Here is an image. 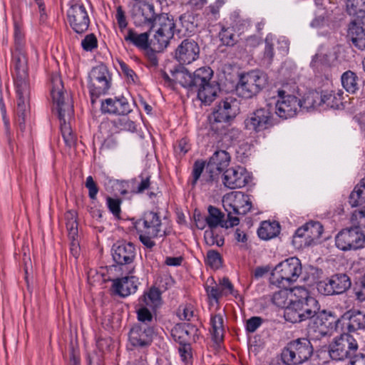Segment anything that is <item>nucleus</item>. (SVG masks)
<instances>
[{
  "mask_svg": "<svg viewBox=\"0 0 365 365\" xmlns=\"http://www.w3.org/2000/svg\"><path fill=\"white\" fill-rule=\"evenodd\" d=\"M278 99L275 103V113L282 119L294 117L300 110V101L289 93L287 85L277 90Z\"/></svg>",
  "mask_w": 365,
  "mask_h": 365,
  "instance_id": "nucleus-12",
  "label": "nucleus"
},
{
  "mask_svg": "<svg viewBox=\"0 0 365 365\" xmlns=\"http://www.w3.org/2000/svg\"><path fill=\"white\" fill-rule=\"evenodd\" d=\"M70 26L77 34H83L88 29L90 19L83 4L72 5L67 11Z\"/></svg>",
  "mask_w": 365,
  "mask_h": 365,
  "instance_id": "nucleus-21",
  "label": "nucleus"
},
{
  "mask_svg": "<svg viewBox=\"0 0 365 365\" xmlns=\"http://www.w3.org/2000/svg\"><path fill=\"white\" fill-rule=\"evenodd\" d=\"M323 232V226L319 222H309L298 228L293 236V244L302 247L309 246L320 238Z\"/></svg>",
  "mask_w": 365,
  "mask_h": 365,
  "instance_id": "nucleus-18",
  "label": "nucleus"
},
{
  "mask_svg": "<svg viewBox=\"0 0 365 365\" xmlns=\"http://www.w3.org/2000/svg\"><path fill=\"white\" fill-rule=\"evenodd\" d=\"M265 83V76L259 71L253 70L244 73L240 76L236 92L244 98H251L262 89Z\"/></svg>",
  "mask_w": 365,
  "mask_h": 365,
  "instance_id": "nucleus-11",
  "label": "nucleus"
},
{
  "mask_svg": "<svg viewBox=\"0 0 365 365\" xmlns=\"http://www.w3.org/2000/svg\"><path fill=\"white\" fill-rule=\"evenodd\" d=\"M106 201L109 210L115 217H119L120 213V200L119 199L108 197Z\"/></svg>",
  "mask_w": 365,
  "mask_h": 365,
  "instance_id": "nucleus-56",
  "label": "nucleus"
},
{
  "mask_svg": "<svg viewBox=\"0 0 365 365\" xmlns=\"http://www.w3.org/2000/svg\"><path fill=\"white\" fill-rule=\"evenodd\" d=\"M111 75L104 64L98 65L91 69L88 75V88L92 103L100 96L108 93L111 86Z\"/></svg>",
  "mask_w": 365,
  "mask_h": 365,
  "instance_id": "nucleus-10",
  "label": "nucleus"
},
{
  "mask_svg": "<svg viewBox=\"0 0 365 365\" xmlns=\"http://www.w3.org/2000/svg\"><path fill=\"white\" fill-rule=\"evenodd\" d=\"M11 50H26L25 34L21 21H14V48Z\"/></svg>",
  "mask_w": 365,
  "mask_h": 365,
  "instance_id": "nucleus-41",
  "label": "nucleus"
},
{
  "mask_svg": "<svg viewBox=\"0 0 365 365\" xmlns=\"http://www.w3.org/2000/svg\"><path fill=\"white\" fill-rule=\"evenodd\" d=\"M244 123L247 130L259 133L273 126V115L269 108H262L250 113Z\"/></svg>",
  "mask_w": 365,
  "mask_h": 365,
  "instance_id": "nucleus-19",
  "label": "nucleus"
},
{
  "mask_svg": "<svg viewBox=\"0 0 365 365\" xmlns=\"http://www.w3.org/2000/svg\"><path fill=\"white\" fill-rule=\"evenodd\" d=\"M354 293L358 303L365 305V276L359 284L354 287Z\"/></svg>",
  "mask_w": 365,
  "mask_h": 365,
  "instance_id": "nucleus-54",
  "label": "nucleus"
},
{
  "mask_svg": "<svg viewBox=\"0 0 365 365\" xmlns=\"http://www.w3.org/2000/svg\"><path fill=\"white\" fill-rule=\"evenodd\" d=\"M210 326V332L212 336V339L215 344L219 345L220 343L222 342L224 335L222 316L220 314L211 316Z\"/></svg>",
  "mask_w": 365,
  "mask_h": 365,
  "instance_id": "nucleus-35",
  "label": "nucleus"
},
{
  "mask_svg": "<svg viewBox=\"0 0 365 365\" xmlns=\"http://www.w3.org/2000/svg\"><path fill=\"white\" fill-rule=\"evenodd\" d=\"M101 110L103 113L124 115L128 114L131 109L129 103L124 98H107L105 101L102 102Z\"/></svg>",
  "mask_w": 365,
  "mask_h": 365,
  "instance_id": "nucleus-29",
  "label": "nucleus"
},
{
  "mask_svg": "<svg viewBox=\"0 0 365 365\" xmlns=\"http://www.w3.org/2000/svg\"><path fill=\"white\" fill-rule=\"evenodd\" d=\"M16 124L21 132L26 128V120L30 115L29 101L17 100Z\"/></svg>",
  "mask_w": 365,
  "mask_h": 365,
  "instance_id": "nucleus-33",
  "label": "nucleus"
},
{
  "mask_svg": "<svg viewBox=\"0 0 365 365\" xmlns=\"http://www.w3.org/2000/svg\"><path fill=\"white\" fill-rule=\"evenodd\" d=\"M115 19L120 32H123L128 26V21L126 19L125 13L122 6H117Z\"/></svg>",
  "mask_w": 365,
  "mask_h": 365,
  "instance_id": "nucleus-55",
  "label": "nucleus"
},
{
  "mask_svg": "<svg viewBox=\"0 0 365 365\" xmlns=\"http://www.w3.org/2000/svg\"><path fill=\"white\" fill-rule=\"evenodd\" d=\"M351 286L349 277L344 273L332 275L329 279L317 283L318 291L324 295L341 294Z\"/></svg>",
  "mask_w": 365,
  "mask_h": 365,
  "instance_id": "nucleus-17",
  "label": "nucleus"
},
{
  "mask_svg": "<svg viewBox=\"0 0 365 365\" xmlns=\"http://www.w3.org/2000/svg\"><path fill=\"white\" fill-rule=\"evenodd\" d=\"M179 354L184 362H187L191 358V347L190 343L179 344Z\"/></svg>",
  "mask_w": 365,
  "mask_h": 365,
  "instance_id": "nucleus-60",
  "label": "nucleus"
},
{
  "mask_svg": "<svg viewBox=\"0 0 365 365\" xmlns=\"http://www.w3.org/2000/svg\"><path fill=\"white\" fill-rule=\"evenodd\" d=\"M138 279L134 276L123 277L113 281L115 293L122 297H128L136 292Z\"/></svg>",
  "mask_w": 365,
  "mask_h": 365,
  "instance_id": "nucleus-26",
  "label": "nucleus"
},
{
  "mask_svg": "<svg viewBox=\"0 0 365 365\" xmlns=\"http://www.w3.org/2000/svg\"><path fill=\"white\" fill-rule=\"evenodd\" d=\"M177 315L180 320L190 321L195 317V311L192 304H185L179 307Z\"/></svg>",
  "mask_w": 365,
  "mask_h": 365,
  "instance_id": "nucleus-47",
  "label": "nucleus"
},
{
  "mask_svg": "<svg viewBox=\"0 0 365 365\" xmlns=\"http://www.w3.org/2000/svg\"><path fill=\"white\" fill-rule=\"evenodd\" d=\"M51 81V95L58 111L61 134L66 145L72 147L75 145L76 138L71 126L67 124L66 120L69 119L73 113V106L68 95L63 91L61 78L58 75H53Z\"/></svg>",
  "mask_w": 365,
  "mask_h": 365,
  "instance_id": "nucleus-3",
  "label": "nucleus"
},
{
  "mask_svg": "<svg viewBox=\"0 0 365 365\" xmlns=\"http://www.w3.org/2000/svg\"><path fill=\"white\" fill-rule=\"evenodd\" d=\"M175 152L180 155H184L190 149V145L189 144L188 140L186 138L180 139L177 146L175 147Z\"/></svg>",
  "mask_w": 365,
  "mask_h": 365,
  "instance_id": "nucleus-61",
  "label": "nucleus"
},
{
  "mask_svg": "<svg viewBox=\"0 0 365 365\" xmlns=\"http://www.w3.org/2000/svg\"><path fill=\"white\" fill-rule=\"evenodd\" d=\"M193 219L198 230H202L205 227V217L197 212V210H195Z\"/></svg>",
  "mask_w": 365,
  "mask_h": 365,
  "instance_id": "nucleus-64",
  "label": "nucleus"
},
{
  "mask_svg": "<svg viewBox=\"0 0 365 365\" xmlns=\"http://www.w3.org/2000/svg\"><path fill=\"white\" fill-rule=\"evenodd\" d=\"M336 246L343 251L356 250L365 243V235L357 226L342 230L336 236Z\"/></svg>",
  "mask_w": 365,
  "mask_h": 365,
  "instance_id": "nucleus-15",
  "label": "nucleus"
},
{
  "mask_svg": "<svg viewBox=\"0 0 365 365\" xmlns=\"http://www.w3.org/2000/svg\"><path fill=\"white\" fill-rule=\"evenodd\" d=\"M112 256L116 263L129 264L135 259V248L133 243L118 242L113 245Z\"/></svg>",
  "mask_w": 365,
  "mask_h": 365,
  "instance_id": "nucleus-24",
  "label": "nucleus"
},
{
  "mask_svg": "<svg viewBox=\"0 0 365 365\" xmlns=\"http://www.w3.org/2000/svg\"><path fill=\"white\" fill-rule=\"evenodd\" d=\"M190 89L197 92V100L205 103V67L201 66L191 73Z\"/></svg>",
  "mask_w": 365,
  "mask_h": 365,
  "instance_id": "nucleus-28",
  "label": "nucleus"
},
{
  "mask_svg": "<svg viewBox=\"0 0 365 365\" xmlns=\"http://www.w3.org/2000/svg\"><path fill=\"white\" fill-rule=\"evenodd\" d=\"M207 282H210V285L207 286V293H208V298L210 301V305L213 304L214 302L218 305L219 298L222 294V289L220 286L215 282L212 277L207 279Z\"/></svg>",
  "mask_w": 365,
  "mask_h": 365,
  "instance_id": "nucleus-46",
  "label": "nucleus"
},
{
  "mask_svg": "<svg viewBox=\"0 0 365 365\" xmlns=\"http://www.w3.org/2000/svg\"><path fill=\"white\" fill-rule=\"evenodd\" d=\"M230 155L225 150L215 151L207 163V172H209V180L223 182H250L253 180L252 175L245 168L238 166L230 168L224 171L228 165Z\"/></svg>",
  "mask_w": 365,
  "mask_h": 365,
  "instance_id": "nucleus-2",
  "label": "nucleus"
},
{
  "mask_svg": "<svg viewBox=\"0 0 365 365\" xmlns=\"http://www.w3.org/2000/svg\"><path fill=\"white\" fill-rule=\"evenodd\" d=\"M320 306L315 298L305 301L292 300L284 310V318L292 323H299L319 317Z\"/></svg>",
  "mask_w": 365,
  "mask_h": 365,
  "instance_id": "nucleus-6",
  "label": "nucleus"
},
{
  "mask_svg": "<svg viewBox=\"0 0 365 365\" xmlns=\"http://www.w3.org/2000/svg\"><path fill=\"white\" fill-rule=\"evenodd\" d=\"M200 47L192 39H185L175 50V58L181 64H190L198 58Z\"/></svg>",
  "mask_w": 365,
  "mask_h": 365,
  "instance_id": "nucleus-22",
  "label": "nucleus"
},
{
  "mask_svg": "<svg viewBox=\"0 0 365 365\" xmlns=\"http://www.w3.org/2000/svg\"><path fill=\"white\" fill-rule=\"evenodd\" d=\"M365 202V184H357L349 196L351 207H356Z\"/></svg>",
  "mask_w": 365,
  "mask_h": 365,
  "instance_id": "nucleus-45",
  "label": "nucleus"
},
{
  "mask_svg": "<svg viewBox=\"0 0 365 365\" xmlns=\"http://www.w3.org/2000/svg\"><path fill=\"white\" fill-rule=\"evenodd\" d=\"M120 68L122 73L128 78H130L134 81V77L135 76V72L131 69L129 66L122 60L118 61Z\"/></svg>",
  "mask_w": 365,
  "mask_h": 365,
  "instance_id": "nucleus-63",
  "label": "nucleus"
},
{
  "mask_svg": "<svg viewBox=\"0 0 365 365\" xmlns=\"http://www.w3.org/2000/svg\"><path fill=\"white\" fill-rule=\"evenodd\" d=\"M136 228L140 242L148 249L155 245L153 239L164 237L170 232V229L155 212H145L143 218L137 222Z\"/></svg>",
  "mask_w": 365,
  "mask_h": 365,
  "instance_id": "nucleus-4",
  "label": "nucleus"
},
{
  "mask_svg": "<svg viewBox=\"0 0 365 365\" xmlns=\"http://www.w3.org/2000/svg\"><path fill=\"white\" fill-rule=\"evenodd\" d=\"M17 100L29 101L30 87L29 83V74L17 75L14 77Z\"/></svg>",
  "mask_w": 365,
  "mask_h": 365,
  "instance_id": "nucleus-38",
  "label": "nucleus"
},
{
  "mask_svg": "<svg viewBox=\"0 0 365 365\" xmlns=\"http://www.w3.org/2000/svg\"><path fill=\"white\" fill-rule=\"evenodd\" d=\"M358 349L356 341L349 334H342L329 344V354L335 361H342L351 357Z\"/></svg>",
  "mask_w": 365,
  "mask_h": 365,
  "instance_id": "nucleus-14",
  "label": "nucleus"
},
{
  "mask_svg": "<svg viewBox=\"0 0 365 365\" xmlns=\"http://www.w3.org/2000/svg\"><path fill=\"white\" fill-rule=\"evenodd\" d=\"M289 297L290 302L292 300H299V302H302L313 298L309 296L308 290L303 287H295L289 290Z\"/></svg>",
  "mask_w": 365,
  "mask_h": 365,
  "instance_id": "nucleus-48",
  "label": "nucleus"
},
{
  "mask_svg": "<svg viewBox=\"0 0 365 365\" xmlns=\"http://www.w3.org/2000/svg\"><path fill=\"white\" fill-rule=\"evenodd\" d=\"M175 23L172 15L160 13L153 24L156 28L155 34L151 39L153 49L157 51H163L169 44L176 31Z\"/></svg>",
  "mask_w": 365,
  "mask_h": 365,
  "instance_id": "nucleus-8",
  "label": "nucleus"
},
{
  "mask_svg": "<svg viewBox=\"0 0 365 365\" xmlns=\"http://www.w3.org/2000/svg\"><path fill=\"white\" fill-rule=\"evenodd\" d=\"M161 303V292L158 288L153 287L145 291L135 304L138 323L151 325L153 321V312Z\"/></svg>",
  "mask_w": 365,
  "mask_h": 365,
  "instance_id": "nucleus-7",
  "label": "nucleus"
},
{
  "mask_svg": "<svg viewBox=\"0 0 365 365\" xmlns=\"http://www.w3.org/2000/svg\"><path fill=\"white\" fill-rule=\"evenodd\" d=\"M219 36L224 45L233 46L236 42L234 31L232 28L222 29L219 34Z\"/></svg>",
  "mask_w": 365,
  "mask_h": 365,
  "instance_id": "nucleus-51",
  "label": "nucleus"
},
{
  "mask_svg": "<svg viewBox=\"0 0 365 365\" xmlns=\"http://www.w3.org/2000/svg\"><path fill=\"white\" fill-rule=\"evenodd\" d=\"M289 296V290H279L273 294L272 302L279 307H287L290 303V301L288 302Z\"/></svg>",
  "mask_w": 365,
  "mask_h": 365,
  "instance_id": "nucleus-49",
  "label": "nucleus"
},
{
  "mask_svg": "<svg viewBox=\"0 0 365 365\" xmlns=\"http://www.w3.org/2000/svg\"><path fill=\"white\" fill-rule=\"evenodd\" d=\"M118 145V140L117 138L111 134L110 135H108L103 141L101 150H115Z\"/></svg>",
  "mask_w": 365,
  "mask_h": 365,
  "instance_id": "nucleus-59",
  "label": "nucleus"
},
{
  "mask_svg": "<svg viewBox=\"0 0 365 365\" xmlns=\"http://www.w3.org/2000/svg\"><path fill=\"white\" fill-rule=\"evenodd\" d=\"M347 36L354 46L360 50H365V24L361 19L356 18L350 21Z\"/></svg>",
  "mask_w": 365,
  "mask_h": 365,
  "instance_id": "nucleus-25",
  "label": "nucleus"
},
{
  "mask_svg": "<svg viewBox=\"0 0 365 365\" xmlns=\"http://www.w3.org/2000/svg\"><path fill=\"white\" fill-rule=\"evenodd\" d=\"M350 220L353 226H357L360 229L365 228V207L354 211Z\"/></svg>",
  "mask_w": 365,
  "mask_h": 365,
  "instance_id": "nucleus-52",
  "label": "nucleus"
},
{
  "mask_svg": "<svg viewBox=\"0 0 365 365\" xmlns=\"http://www.w3.org/2000/svg\"><path fill=\"white\" fill-rule=\"evenodd\" d=\"M346 11L349 15L358 16V18L365 15V0H347Z\"/></svg>",
  "mask_w": 365,
  "mask_h": 365,
  "instance_id": "nucleus-44",
  "label": "nucleus"
},
{
  "mask_svg": "<svg viewBox=\"0 0 365 365\" xmlns=\"http://www.w3.org/2000/svg\"><path fill=\"white\" fill-rule=\"evenodd\" d=\"M341 321L349 333L365 330V313L360 310L346 311L341 317Z\"/></svg>",
  "mask_w": 365,
  "mask_h": 365,
  "instance_id": "nucleus-23",
  "label": "nucleus"
},
{
  "mask_svg": "<svg viewBox=\"0 0 365 365\" xmlns=\"http://www.w3.org/2000/svg\"><path fill=\"white\" fill-rule=\"evenodd\" d=\"M205 166V161L204 160H196L195 162L192 173V182H196L198 180L204 170Z\"/></svg>",
  "mask_w": 365,
  "mask_h": 365,
  "instance_id": "nucleus-58",
  "label": "nucleus"
},
{
  "mask_svg": "<svg viewBox=\"0 0 365 365\" xmlns=\"http://www.w3.org/2000/svg\"><path fill=\"white\" fill-rule=\"evenodd\" d=\"M81 46L86 51H92L98 47V40L93 34H88L81 41Z\"/></svg>",
  "mask_w": 365,
  "mask_h": 365,
  "instance_id": "nucleus-53",
  "label": "nucleus"
},
{
  "mask_svg": "<svg viewBox=\"0 0 365 365\" xmlns=\"http://www.w3.org/2000/svg\"><path fill=\"white\" fill-rule=\"evenodd\" d=\"M313 354V347L309 339L299 338L289 342L282 352V360L286 365H300L307 361Z\"/></svg>",
  "mask_w": 365,
  "mask_h": 365,
  "instance_id": "nucleus-9",
  "label": "nucleus"
},
{
  "mask_svg": "<svg viewBox=\"0 0 365 365\" xmlns=\"http://www.w3.org/2000/svg\"><path fill=\"white\" fill-rule=\"evenodd\" d=\"M128 114L120 115L113 120L102 124L104 128L112 130L113 133H117L122 130L134 132L136 130L135 124L127 116Z\"/></svg>",
  "mask_w": 365,
  "mask_h": 365,
  "instance_id": "nucleus-31",
  "label": "nucleus"
},
{
  "mask_svg": "<svg viewBox=\"0 0 365 365\" xmlns=\"http://www.w3.org/2000/svg\"><path fill=\"white\" fill-rule=\"evenodd\" d=\"M66 226L69 239L78 238L77 213L74 210H68L65 214Z\"/></svg>",
  "mask_w": 365,
  "mask_h": 365,
  "instance_id": "nucleus-43",
  "label": "nucleus"
},
{
  "mask_svg": "<svg viewBox=\"0 0 365 365\" xmlns=\"http://www.w3.org/2000/svg\"><path fill=\"white\" fill-rule=\"evenodd\" d=\"M280 226L277 222L264 221L257 230L262 240H267L276 237L279 233Z\"/></svg>",
  "mask_w": 365,
  "mask_h": 365,
  "instance_id": "nucleus-39",
  "label": "nucleus"
},
{
  "mask_svg": "<svg viewBox=\"0 0 365 365\" xmlns=\"http://www.w3.org/2000/svg\"><path fill=\"white\" fill-rule=\"evenodd\" d=\"M138 11L143 18L142 22L150 27V31L153 30V24L159 14L155 12L153 4L145 2L139 6Z\"/></svg>",
  "mask_w": 365,
  "mask_h": 365,
  "instance_id": "nucleus-36",
  "label": "nucleus"
},
{
  "mask_svg": "<svg viewBox=\"0 0 365 365\" xmlns=\"http://www.w3.org/2000/svg\"><path fill=\"white\" fill-rule=\"evenodd\" d=\"M273 57H274L273 43L271 41H269L268 38H267L265 39L264 59L266 60L268 63H270L272 61Z\"/></svg>",
  "mask_w": 365,
  "mask_h": 365,
  "instance_id": "nucleus-62",
  "label": "nucleus"
},
{
  "mask_svg": "<svg viewBox=\"0 0 365 365\" xmlns=\"http://www.w3.org/2000/svg\"><path fill=\"white\" fill-rule=\"evenodd\" d=\"M154 334L155 331L152 325L137 323L129 331V342L133 347L145 349L151 344Z\"/></svg>",
  "mask_w": 365,
  "mask_h": 365,
  "instance_id": "nucleus-20",
  "label": "nucleus"
},
{
  "mask_svg": "<svg viewBox=\"0 0 365 365\" xmlns=\"http://www.w3.org/2000/svg\"><path fill=\"white\" fill-rule=\"evenodd\" d=\"M150 29L144 33L138 34L133 29H128L124 36V40L128 45L135 46L140 50L145 51L152 46L150 41Z\"/></svg>",
  "mask_w": 365,
  "mask_h": 365,
  "instance_id": "nucleus-27",
  "label": "nucleus"
},
{
  "mask_svg": "<svg viewBox=\"0 0 365 365\" xmlns=\"http://www.w3.org/2000/svg\"><path fill=\"white\" fill-rule=\"evenodd\" d=\"M11 67L14 75H27L28 56L26 50H11Z\"/></svg>",
  "mask_w": 365,
  "mask_h": 365,
  "instance_id": "nucleus-32",
  "label": "nucleus"
},
{
  "mask_svg": "<svg viewBox=\"0 0 365 365\" xmlns=\"http://www.w3.org/2000/svg\"><path fill=\"white\" fill-rule=\"evenodd\" d=\"M300 101V110L310 111L322 105V94L316 91L306 93Z\"/></svg>",
  "mask_w": 365,
  "mask_h": 365,
  "instance_id": "nucleus-37",
  "label": "nucleus"
},
{
  "mask_svg": "<svg viewBox=\"0 0 365 365\" xmlns=\"http://www.w3.org/2000/svg\"><path fill=\"white\" fill-rule=\"evenodd\" d=\"M208 215L207 216V225L210 229V241L207 245L221 247L224 245V237L222 227H224V214L217 208L210 205L208 207Z\"/></svg>",
  "mask_w": 365,
  "mask_h": 365,
  "instance_id": "nucleus-16",
  "label": "nucleus"
},
{
  "mask_svg": "<svg viewBox=\"0 0 365 365\" xmlns=\"http://www.w3.org/2000/svg\"><path fill=\"white\" fill-rule=\"evenodd\" d=\"M262 322L263 319L260 317H252L246 321V331L249 333L255 332Z\"/></svg>",
  "mask_w": 365,
  "mask_h": 365,
  "instance_id": "nucleus-57",
  "label": "nucleus"
},
{
  "mask_svg": "<svg viewBox=\"0 0 365 365\" xmlns=\"http://www.w3.org/2000/svg\"><path fill=\"white\" fill-rule=\"evenodd\" d=\"M222 205L227 212V221L225 227L237 225L240 219L236 215H245L252 208V202L248 195L242 192L232 191L225 195L222 197Z\"/></svg>",
  "mask_w": 365,
  "mask_h": 365,
  "instance_id": "nucleus-5",
  "label": "nucleus"
},
{
  "mask_svg": "<svg viewBox=\"0 0 365 365\" xmlns=\"http://www.w3.org/2000/svg\"><path fill=\"white\" fill-rule=\"evenodd\" d=\"M302 274V264L297 257L288 258L274 269L272 273V278L279 284L294 282L297 280Z\"/></svg>",
  "mask_w": 365,
  "mask_h": 365,
  "instance_id": "nucleus-13",
  "label": "nucleus"
},
{
  "mask_svg": "<svg viewBox=\"0 0 365 365\" xmlns=\"http://www.w3.org/2000/svg\"><path fill=\"white\" fill-rule=\"evenodd\" d=\"M197 329L186 323L177 324L171 330L173 339L179 344L190 343Z\"/></svg>",
  "mask_w": 365,
  "mask_h": 365,
  "instance_id": "nucleus-30",
  "label": "nucleus"
},
{
  "mask_svg": "<svg viewBox=\"0 0 365 365\" xmlns=\"http://www.w3.org/2000/svg\"><path fill=\"white\" fill-rule=\"evenodd\" d=\"M341 84L344 88L350 93H355L359 89V78L356 74L351 71L344 72L341 77Z\"/></svg>",
  "mask_w": 365,
  "mask_h": 365,
  "instance_id": "nucleus-40",
  "label": "nucleus"
},
{
  "mask_svg": "<svg viewBox=\"0 0 365 365\" xmlns=\"http://www.w3.org/2000/svg\"><path fill=\"white\" fill-rule=\"evenodd\" d=\"M207 74L211 78L213 71L207 68ZM207 81V105L215 102L212 113L209 116L210 129L215 133H220L223 128L222 123L234 118L239 113L238 101L232 96H224L220 84L215 81Z\"/></svg>",
  "mask_w": 365,
  "mask_h": 365,
  "instance_id": "nucleus-1",
  "label": "nucleus"
},
{
  "mask_svg": "<svg viewBox=\"0 0 365 365\" xmlns=\"http://www.w3.org/2000/svg\"><path fill=\"white\" fill-rule=\"evenodd\" d=\"M173 80L182 87L190 88L191 83V73L184 66H179L174 71H170Z\"/></svg>",
  "mask_w": 365,
  "mask_h": 365,
  "instance_id": "nucleus-42",
  "label": "nucleus"
},
{
  "mask_svg": "<svg viewBox=\"0 0 365 365\" xmlns=\"http://www.w3.org/2000/svg\"><path fill=\"white\" fill-rule=\"evenodd\" d=\"M322 94V105L327 107L339 109L344 100V91L341 90L324 91Z\"/></svg>",
  "mask_w": 365,
  "mask_h": 365,
  "instance_id": "nucleus-34",
  "label": "nucleus"
},
{
  "mask_svg": "<svg viewBox=\"0 0 365 365\" xmlns=\"http://www.w3.org/2000/svg\"><path fill=\"white\" fill-rule=\"evenodd\" d=\"M207 264L213 269H217L222 267V259L220 254L213 250L207 252Z\"/></svg>",
  "mask_w": 365,
  "mask_h": 365,
  "instance_id": "nucleus-50",
  "label": "nucleus"
}]
</instances>
